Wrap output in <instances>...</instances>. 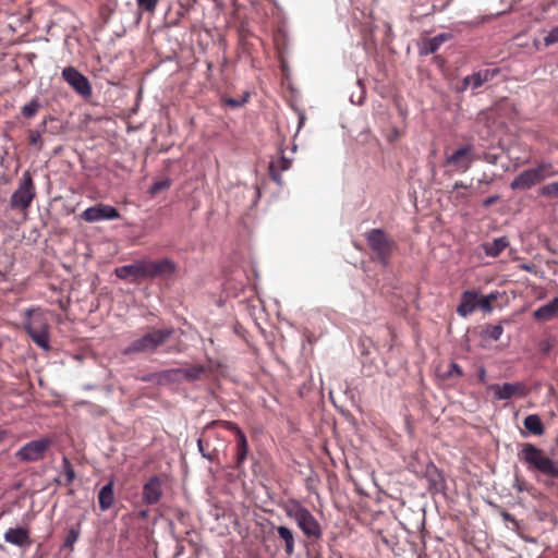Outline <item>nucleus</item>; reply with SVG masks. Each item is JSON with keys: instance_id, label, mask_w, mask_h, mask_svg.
Segmentation results:
<instances>
[{"instance_id": "nucleus-1", "label": "nucleus", "mask_w": 558, "mask_h": 558, "mask_svg": "<svg viewBox=\"0 0 558 558\" xmlns=\"http://www.w3.org/2000/svg\"><path fill=\"white\" fill-rule=\"evenodd\" d=\"M518 458L538 481H541V476L558 480V461L551 459L543 449L535 445L530 442L523 444L518 452Z\"/></svg>"}, {"instance_id": "nucleus-2", "label": "nucleus", "mask_w": 558, "mask_h": 558, "mask_svg": "<svg viewBox=\"0 0 558 558\" xmlns=\"http://www.w3.org/2000/svg\"><path fill=\"white\" fill-rule=\"evenodd\" d=\"M47 314L48 311L39 306L26 308L22 313L23 330L28 335L33 342L45 352H49L51 350L50 324Z\"/></svg>"}, {"instance_id": "nucleus-3", "label": "nucleus", "mask_w": 558, "mask_h": 558, "mask_svg": "<svg viewBox=\"0 0 558 558\" xmlns=\"http://www.w3.org/2000/svg\"><path fill=\"white\" fill-rule=\"evenodd\" d=\"M283 510L288 518L295 521L299 529L307 538H322L323 530L319 522L299 500H288L283 506Z\"/></svg>"}, {"instance_id": "nucleus-4", "label": "nucleus", "mask_w": 558, "mask_h": 558, "mask_svg": "<svg viewBox=\"0 0 558 558\" xmlns=\"http://www.w3.org/2000/svg\"><path fill=\"white\" fill-rule=\"evenodd\" d=\"M173 333V328L151 329L142 337L134 339L128 347H125L123 349V354H151L156 352L159 347L163 345Z\"/></svg>"}, {"instance_id": "nucleus-5", "label": "nucleus", "mask_w": 558, "mask_h": 558, "mask_svg": "<svg viewBox=\"0 0 558 558\" xmlns=\"http://www.w3.org/2000/svg\"><path fill=\"white\" fill-rule=\"evenodd\" d=\"M558 174L550 162H541L535 168H530L519 173L510 183L512 190H529L544 180Z\"/></svg>"}, {"instance_id": "nucleus-6", "label": "nucleus", "mask_w": 558, "mask_h": 558, "mask_svg": "<svg viewBox=\"0 0 558 558\" xmlns=\"http://www.w3.org/2000/svg\"><path fill=\"white\" fill-rule=\"evenodd\" d=\"M35 197L36 186L33 177L29 171H25L19 180L16 190L10 197L9 206L12 210L20 211L26 216Z\"/></svg>"}, {"instance_id": "nucleus-7", "label": "nucleus", "mask_w": 558, "mask_h": 558, "mask_svg": "<svg viewBox=\"0 0 558 558\" xmlns=\"http://www.w3.org/2000/svg\"><path fill=\"white\" fill-rule=\"evenodd\" d=\"M365 236L374 259L386 267L397 246L396 242L383 229H372Z\"/></svg>"}, {"instance_id": "nucleus-8", "label": "nucleus", "mask_w": 558, "mask_h": 558, "mask_svg": "<svg viewBox=\"0 0 558 558\" xmlns=\"http://www.w3.org/2000/svg\"><path fill=\"white\" fill-rule=\"evenodd\" d=\"M211 426H220L227 430L233 432L236 436V454L233 469L241 470L246 460L248 452V445L245 434L242 429L231 421H213L207 425V428Z\"/></svg>"}, {"instance_id": "nucleus-9", "label": "nucleus", "mask_w": 558, "mask_h": 558, "mask_svg": "<svg viewBox=\"0 0 558 558\" xmlns=\"http://www.w3.org/2000/svg\"><path fill=\"white\" fill-rule=\"evenodd\" d=\"M473 151L474 148L472 145H464L456 149L451 155L446 157V166L453 167L454 171L464 173L466 172L473 161Z\"/></svg>"}, {"instance_id": "nucleus-10", "label": "nucleus", "mask_w": 558, "mask_h": 558, "mask_svg": "<svg viewBox=\"0 0 558 558\" xmlns=\"http://www.w3.org/2000/svg\"><path fill=\"white\" fill-rule=\"evenodd\" d=\"M63 80L82 97L92 96V86L88 78L73 66H66L62 71Z\"/></svg>"}, {"instance_id": "nucleus-11", "label": "nucleus", "mask_w": 558, "mask_h": 558, "mask_svg": "<svg viewBox=\"0 0 558 558\" xmlns=\"http://www.w3.org/2000/svg\"><path fill=\"white\" fill-rule=\"evenodd\" d=\"M80 218L86 222H97L101 220H116L120 218L119 210L107 204L99 203L86 208L81 213Z\"/></svg>"}, {"instance_id": "nucleus-12", "label": "nucleus", "mask_w": 558, "mask_h": 558, "mask_svg": "<svg viewBox=\"0 0 558 558\" xmlns=\"http://www.w3.org/2000/svg\"><path fill=\"white\" fill-rule=\"evenodd\" d=\"M146 278L168 279L177 271V265L169 258L160 260H145Z\"/></svg>"}, {"instance_id": "nucleus-13", "label": "nucleus", "mask_w": 558, "mask_h": 558, "mask_svg": "<svg viewBox=\"0 0 558 558\" xmlns=\"http://www.w3.org/2000/svg\"><path fill=\"white\" fill-rule=\"evenodd\" d=\"M50 446L49 439H37L24 445L17 452L16 457L21 461H38L44 458L45 452Z\"/></svg>"}, {"instance_id": "nucleus-14", "label": "nucleus", "mask_w": 558, "mask_h": 558, "mask_svg": "<svg viewBox=\"0 0 558 558\" xmlns=\"http://www.w3.org/2000/svg\"><path fill=\"white\" fill-rule=\"evenodd\" d=\"M163 480L159 475L150 476L143 485L142 501L151 506L160 501L162 497Z\"/></svg>"}, {"instance_id": "nucleus-15", "label": "nucleus", "mask_w": 558, "mask_h": 558, "mask_svg": "<svg viewBox=\"0 0 558 558\" xmlns=\"http://www.w3.org/2000/svg\"><path fill=\"white\" fill-rule=\"evenodd\" d=\"M489 390L495 392V399L497 400H508L515 396L525 397L527 395L526 386L523 383L494 384L489 386Z\"/></svg>"}, {"instance_id": "nucleus-16", "label": "nucleus", "mask_w": 558, "mask_h": 558, "mask_svg": "<svg viewBox=\"0 0 558 558\" xmlns=\"http://www.w3.org/2000/svg\"><path fill=\"white\" fill-rule=\"evenodd\" d=\"M145 260L135 262L131 265H125L116 268L114 274L119 279H130L131 281H136L142 278H146L145 275Z\"/></svg>"}, {"instance_id": "nucleus-17", "label": "nucleus", "mask_w": 558, "mask_h": 558, "mask_svg": "<svg viewBox=\"0 0 558 558\" xmlns=\"http://www.w3.org/2000/svg\"><path fill=\"white\" fill-rule=\"evenodd\" d=\"M4 541L9 544L25 548L32 545L29 531L26 527H11L4 533Z\"/></svg>"}, {"instance_id": "nucleus-18", "label": "nucleus", "mask_w": 558, "mask_h": 558, "mask_svg": "<svg viewBox=\"0 0 558 558\" xmlns=\"http://www.w3.org/2000/svg\"><path fill=\"white\" fill-rule=\"evenodd\" d=\"M478 293L472 290H466L461 294L460 304L457 307V313L461 317H466L477 308Z\"/></svg>"}, {"instance_id": "nucleus-19", "label": "nucleus", "mask_w": 558, "mask_h": 558, "mask_svg": "<svg viewBox=\"0 0 558 558\" xmlns=\"http://www.w3.org/2000/svg\"><path fill=\"white\" fill-rule=\"evenodd\" d=\"M499 72L500 70L498 68L480 70L469 75L468 81L471 82L472 88L476 89L485 83L494 80L499 74Z\"/></svg>"}, {"instance_id": "nucleus-20", "label": "nucleus", "mask_w": 558, "mask_h": 558, "mask_svg": "<svg viewBox=\"0 0 558 558\" xmlns=\"http://www.w3.org/2000/svg\"><path fill=\"white\" fill-rule=\"evenodd\" d=\"M275 529L279 539L283 542L286 555L288 557L292 556L295 550L294 532L286 525H279Z\"/></svg>"}, {"instance_id": "nucleus-21", "label": "nucleus", "mask_w": 558, "mask_h": 558, "mask_svg": "<svg viewBox=\"0 0 558 558\" xmlns=\"http://www.w3.org/2000/svg\"><path fill=\"white\" fill-rule=\"evenodd\" d=\"M450 38H451V34H448V33L438 34L435 37L429 38L423 43V45L420 49V53L424 54V56L435 53L440 48V46L444 43L448 41Z\"/></svg>"}, {"instance_id": "nucleus-22", "label": "nucleus", "mask_w": 558, "mask_h": 558, "mask_svg": "<svg viewBox=\"0 0 558 558\" xmlns=\"http://www.w3.org/2000/svg\"><path fill=\"white\" fill-rule=\"evenodd\" d=\"M113 482L109 481L98 493V502L101 511L110 509L114 504Z\"/></svg>"}, {"instance_id": "nucleus-23", "label": "nucleus", "mask_w": 558, "mask_h": 558, "mask_svg": "<svg viewBox=\"0 0 558 558\" xmlns=\"http://www.w3.org/2000/svg\"><path fill=\"white\" fill-rule=\"evenodd\" d=\"M558 315V298H555L547 304L538 307L534 313L533 316L537 320L547 322L553 319Z\"/></svg>"}, {"instance_id": "nucleus-24", "label": "nucleus", "mask_w": 558, "mask_h": 558, "mask_svg": "<svg viewBox=\"0 0 558 558\" xmlns=\"http://www.w3.org/2000/svg\"><path fill=\"white\" fill-rule=\"evenodd\" d=\"M508 246L509 240L507 236L494 239L483 245L485 254L492 257H497Z\"/></svg>"}, {"instance_id": "nucleus-25", "label": "nucleus", "mask_w": 558, "mask_h": 558, "mask_svg": "<svg viewBox=\"0 0 558 558\" xmlns=\"http://www.w3.org/2000/svg\"><path fill=\"white\" fill-rule=\"evenodd\" d=\"M290 161L283 156L279 157L276 161H271L269 166V174L276 182H280V172L290 168Z\"/></svg>"}, {"instance_id": "nucleus-26", "label": "nucleus", "mask_w": 558, "mask_h": 558, "mask_svg": "<svg viewBox=\"0 0 558 558\" xmlns=\"http://www.w3.org/2000/svg\"><path fill=\"white\" fill-rule=\"evenodd\" d=\"M181 371L180 378L187 381H194L202 378L206 373V367L203 365H192L187 368H179Z\"/></svg>"}, {"instance_id": "nucleus-27", "label": "nucleus", "mask_w": 558, "mask_h": 558, "mask_svg": "<svg viewBox=\"0 0 558 558\" xmlns=\"http://www.w3.org/2000/svg\"><path fill=\"white\" fill-rule=\"evenodd\" d=\"M524 427L533 435L541 436L544 434V425L537 414H530L524 418Z\"/></svg>"}, {"instance_id": "nucleus-28", "label": "nucleus", "mask_w": 558, "mask_h": 558, "mask_svg": "<svg viewBox=\"0 0 558 558\" xmlns=\"http://www.w3.org/2000/svg\"><path fill=\"white\" fill-rule=\"evenodd\" d=\"M181 371L179 368L166 369L157 372V384L166 385L181 381Z\"/></svg>"}, {"instance_id": "nucleus-29", "label": "nucleus", "mask_w": 558, "mask_h": 558, "mask_svg": "<svg viewBox=\"0 0 558 558\" xmlns=\"http://www.w3.org/2000/svg\"><path fill=\"white\" fill-rule=\"evenodd\" d=\"M40 107L39 98L35 97L21 108V114L26 119H32L38 113Z\"/></svg>"}, {"instance_id": "nucleus-30", "label": "nucleus", "mask_w": 558, "mask_h": 558, "mask_svg": "<svg viewBox=\"0 0 558 558\" xmlns=\"http://www.w3.org/2000/svg\"><path fill=\"white\" fill-rule=\"evenodd\" d=\"M81 535V524H76L74 526H71L68 530L66 536L63 542V548L73 549L74 544L80 538Z\"/></svg>"}, {"instance_id": "nucleus-31", "label": "nucleus", "mask_w": 558, "mask_h": 558, "mask_svg": "<svg viewBox=\"0 0 558 558\" xmlns=\"http://www.w3.org/2000/svg\"><path fill=\"white\" fill-rule=\"evenodd\" d=\"M498 293L492 292L490 294L486 296L480 298L477 296V307H480L482 311L486 313H490L493 311L492 303L497 300Z\"/></svg>"}, {"instance_id": "nucleus-32", "label": "nucleus", "mask_w": 558, "mask_h": 558, "mask_svg": "<svg viewBox=\"0 0 558 558\" xmlns=\"http://www.w3.org/2000/svg\"><path fill=\"white\" fill-rule=\"evenodd\" d=\"M513 487L518 493L526 492L529 494H532L535 490L534 486L531 483H529L526 480L519 475L514 476Z\"/></svg>"}, {"instance_id": "nucleus-33", "label": "nucleus", "mask_w": 558, "mask_h": 558, "mask_svg": "<svg viewBox=\"0 0 558 558\" xmlns=\"http://www.w3.org/2000/svg\"><path fill=\"white\" fill-rule=\"evenodd\" d=\"M198 449L204 458H206L209 461H215L217 457V450L216 449H209V445L204 442L203 439H198L197 441Z\"/></svg>"}, {"instance_id": "nucleus-34", "label": "nucleus", "mask_w": 558, "mask_h": 558, "mask_svg": "<svg viewBox=\"0 0 558 558\" xmlns=\"http://www.w3.org/2000/svg\"><path fill=\"white\" fill-rule=\"evenodd\" d=\"M159 0H136V5L141 11L154 14Z\"/></svg>"}, {"instance_id": "nucleus-35", "label": "nucleus", "mask_w": 558, "mask_h": 558, "mask_svg": "<svg viewBox=\"0 0 558 558\" xmlns=\"http://www.w3.org/2000/svg\"><path fill=\"white\" fill-rule=\"evenodd\" d=\"M62 468L65 475V484L71 485L73 481L75 480V471L68 458H63L62 460Z\"/></svg>"}, {"instance_id": "nucleus-36", "label": "nucleus", "mask_w": 558, "mask_h": 558, "mask_svg": "<svg viewBox=\"0 0 558 558\" xmlns=\"http://www.w3.org/2000/svg\"><path fill=\"white\" fill-rule=\"evenodd\" d=\"M539 193L542 196H545V197L558 198V181L544 185L539 190Z\"/></svg>"}, {"instance_id": "nucleus-37", "label": "nucleus", "mask_w": 558, "mask_h": 558, "mask_svg": "<svg viewBox=\"0 0 558 558\" xmlns=\"http://www.w3.org/2000/svg\"><path fill=\"white\" fill-rule=\"evenodd\" d=\"M502 332H504V328L501 325H489L485 329L486 336L494 341L499 340Z\"/></svg>"}, {"instance_id": "nucleus-38", "label": "nucleus", "mask_w": 558, "mask_h": 558, "mask_svg": "<svg viewBox=\"0 0 558 558\" xmlns=\"http://www.w3.org/2000/svg\"><path fill=\"white\" fill-rule=\"evenodd\" d=\"M170 185H171V181L169 179L159 180L150 186L149 192H150V194L156 195V194L169 189Z\"/></svg>"}, {"instance_id": "nucleus-39", "label": "nucleus", "mask_w": 558, "mask_h": 558, "mask_svg": "<svg viewBox=\"0 0 558 558\" xmlns=\"http://www.w3.org/2000/svg\"><path fill=\"white\" fill-rule=\"evenodd\" d=\"M555 44H558V25L553 27L544 37V45L546 47H549Z\"/></svg>"}, {"instance_id": "nucleus-40", "label": "nucleus", "mask_w": 558, "mask_h": 558, "mask_svg": "<svg viewBox=\"0 0 558 558\" xmlns=\"http://www.w3.org/2000/svg\"><path fill=\"white\" fill-rule=\"evenodd\" d=\"M28 142H29V145L38 146L39 148H41V146H43L41 133L39 131L31 130L28 132Z\"/></svg>"}, {"instance_id": "nucleus-41", "label": "nucleus", "mask_w": 558, "mask_h": 558, "mask_svg": "<svg viewBox=\"0 0 558 558\" xmlns=\"http://www.w3.org/2000/svg\"><path fill=\"white\" fill-rule=\"evenodd\" d=\"M462 375H463V372H462L461 366L458 365L457 363H450L449 369L446 374V377H452V376L460 377Z\"/></svg>"}, {"instance_id": "nucleus-42", "label": "nucleus", "mask_w": 558, "mask_h": 558, "mask_svg": "<svg viewBox=\"0 0 558 558\" xmlns=\"http://www.w3.org/2000/svg\"><path fill=\"white\" fill-rule=\"evenodd\" d=\"M197 0H179V5L181 9H185V11H191L194 9Z\"/></svg>"}, {"instance_id": "nucleus-43", "label": "nucleus", "mask_w": 558, "mask_h": 558, "mask_svg": "<svg viewBox=\"0 0 558 558\" xmlns=\"http://www.w3.org/2000/svg\"><path fill=\"white\" fill-rule=\"evenodd\" d=\"M245 101H246V99H243V100H239V99H235V98H226V99H223L225 105H227L229 107H232V108L241 107Z\"/></svg>"}, {"instance_id": "nucleus-44", "label": "nucleus", "mask_w": 558, "mask_h": 558, "mask_svg": "<svg viewBox=\"0 0 558 558\" xmlns=\"http://www.w3.org/2000/svg\"><path fill=\"white\" fill-rule=\"evenodd\" d=\"M499 199H500L499 195L489 196V197H487L486 199L483 201V206L485 208H488L492 205L496 204Z\"/></svg>"}, {"instance_id": "nucleus-45", "label": "nucleus", "mask_w": 558, "mask_h": 558, "mask_svg": "<svg viewBox=\"0 0 558 558\" xmlns=\"http://www.w3.org/2000/svg\"><path fill=\"white\" fill-rule=\"evenodd\" d=\"M468 199H469V195L466 193H457L453 196V202L456 204L465 203V202H468Z\"/></svg>"}, {"instance_id": "nucleus-46", "label": "nucleus", "mask_w": 558, "mask_h": 558, "mask_svg": "<svg viewBox=\"0 0 558 558\" xmlns=\"http://www.w3.org/2000/svg\"><path fill=\"white\" fill-rule=\"evenodd\" d=\"M11 265L12 264L2 267V263L0 262V277L2 278V280H7V276L10 272Z\"/></svg>"}, {"instance_id": "nucleus-47", "label": "nucleus", "mask_w": 558, "mask_h": 558, "mask_svg": "<svg viewBox=\"0 0 558 558\" xmlns=\"http://www.w3.org/2000/svg\"><path fill=\"white\" fill-rule=\"evenodd\" d=\"M520 268L524 271L536 274V266L533 264H521Z\"/></svg>"}, {"instance_id": "nucleus-48", "label": "nucleus", "mask_w": 558, "mask_h": 558, "mask_svg": "<svg viewBox=\"0 0 558 558\" xmlns=\"http://www.w3.org/2000/svg\"><path fill=\"white\" fill-rule=\"evenodd\" d=\"M468 80L469 75L463 78L461 86L458 87V92H465L468 87L471 86V82H469Z\"/></svg>"}, {"instance_id": "nucleus-49", "label": "nucleus", "mask_w": 558, "mask_h": 558, "mask_svg": "<svg viewBox=\"0 0 558 558\" xmlns=\"http://www.w3.org/2000/svg\"><path fill=\"white\" fill-rule=\"evenodd\" d=\"M143 381H153L157 384V373L148 374L141 378Z\"/></svg>"}, {"instance_id": "nucleus-50", "label": "nucleus", "mask_w": 558, "mask_h": 558, "mask_svg": "<svg viewBox=\"0 0 558 558\" xmlns=\"http://www.w3.org/2000/svg\"><path fill=\"white\" fill-rule=\"evenodd\" d=\"M469 186L466 184H464L462 181H457L454 184H453V190H458V189H468Z\"/></svg>"}, {"instance_id": "nucleus-51", "label": "nucleus", "mask_w": 558, "mask_h": 558, "mask_svg": "<svg viewBox=\"0 0 558 558\" xmlns=\"http://www.w3.org/2000/svg\"><path fill=\"white\" fill-rule=\"evenodd\" d=\"M191 11H185V9H181V7L179 5V10H178V15L180 17H185Z\"/></svg>"}, {"instance_id": "nucleus-52", "label": "nucleus", "mask_w": 558, "mask_h": 558, "mask_svg": "<svg viewBox=\"0 0 558 558\" xmlns=\"http://www.w3.org/2000/svg\"><path fill=\"white\" fill-rule=\"evenodd\" d=\"M8 430L0 428V444L8 437Z\"/></svg>"}, {"instance_id": "nucleus-53", "label": "nucleus", "mask_w": 558, "mask_h": 558, "mask_svg": "<svg viewBox=\"0 0 558 558\" xmlns=\"http://www.w3.org/2000/svg\"><path fill=\"white\" fill-rule=\"evenodd\" d=\"M147 515H148V510H142L138 513V517L142 518V519L146 518Z\"/></svg>"}, {"instance_id": "nucleus-54", "label": "nucleus", "mask_w": 558, "mask_h": 558, "mask_svg": "<svg viewBox=\"0 0 558 558\" xmlns=\"http://www.w3.org/2000/svg\"><path fill=\"white\" fill-rule=\"evenodd\" d=\"M480 377H481L482 380L484 379V377H485V371L484 369L481 371Z\"/></svg>"}, {"instance_id": "nucleus-55", "label": "nucleus", "mask_w": 558, "mask_h": 558, "mask_svg": "<svg viewBox=\"0 0 558 558\" xmlns=\"http://www.w3.org/2000/svg\"><path fill=\"white\" fill-rule=\"evenodd\" d=\"M483 182L489 183L490 181H486V179L480 180V183H483Z\"/></svg>"}, {"instance_id": "nucleus-56", "label": "nucleus", "mask_w": 558, "mask_h": 558, "mask_svg": "<svg viewBox=\"0 0 558 558\" xmlns=\"http://www.w3.org/2000/svg\"><path fill=\"white\" fill-rule=\"evenodd\" d=\"M483 182L489 183L490 181H486V179L480 180V183H483Z\"/></svg>"}, {"instance_id": "nucleus-57", "label": "nucleus", "mask_w": 558, "mask_h": 558, "mask_svg": "<svg viewBox=\"0 0 558 558\" xmlns=\"http://www.w3.org/2000/svg\"><path fill=\"white\" fill-rule=\"evenodd\" d=\"M313 558H318L317 556L313 557Z\"/></svg>"}]
</instances>
